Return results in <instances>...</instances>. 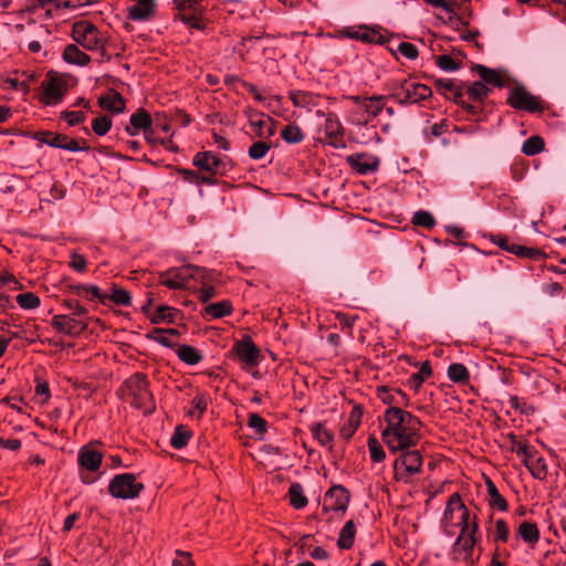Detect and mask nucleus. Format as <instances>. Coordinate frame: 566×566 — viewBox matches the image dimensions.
Masks as SVG:
<instances>
[{
    "label": "nucleus",
    "instance_id": "10",
    "mask_svg": "<svg viewBox=\"0 0 566 566\" xmlns=\"http://www.w3.org/2000/svg\"><path fill=\"white\" fill-rule=\"evenodd\" d=\"M42 102L45 105H56L62 102L67 91V84L60 76H49L43 83Z\"/></svg>",
    "mask_w": 566,
    "mask_h": 566
},
{
    "label": "nucleus",
    "instance_id": "55",
    "mask_svg": "<svg viewBox=\"0 0 566 566\" xmlns=\"http://www.w3.org/2000/svg\"><path fill=\"white\" fill-rule=\"evenodd\" d=\"M112 127V119L107 116L96 117L92 123L93 132L98 136H104Z\"/></svg>",
    "mask_w": 566,
    "mask_h": 566
},
{
    "label": "nucleus",
    "instance_id": "50",
    "mask_svg": "<svg viewBox=\"0 0 566 566\" xmlns=\"http://www.w3.org/2000/svg\"><path fill=\"white\" fill-rule=\"evenodd\" d=\"M38 139L41 143L46 144L51 147L62 149L63 142H66V136L60 135V134H54L51 132H43V133L39 134Z\"/></svg>",
    "mask_w": 566,
    "mask_h": 566
},
{
    "label": "nucleus",
    "instance_id": "15",
    "mask_svg": "<svg viewBox=\"0 0 566 566\" xmlns=\"http://www.w3.org/2000/svg\"><path fill=\"white\" fill-rule=\"evenodd\" d=\"M156 9L155 0H136L127 8V17L135 22H145L155 17Z\"/></svg>",
    "mask_w": 566,
    "mask_h": 566
},
{
    "label": "nucleus",
    "instance_id": "30",
    "mask_svg": "<svg viewBox=\"0 0 566 566\" xmlns=\"http://www.w3.org/2000/svg\"><path fill=\"white\" fill-rule=\"evenodd\" d=\"M189 282L195 281L200 283L201 285L210 284L214 281V273L212 271H208L203 268L187 265Z\"/></svg>",
    "mask_w": 566,
    "mask_h": 566
},
{
    "label": "nucleus",
    "instance_id": "64",
    "mask_svg": "<svg viewBox=\"0 0 566 566\" xmlns=\"http://www.w3.org/2000/svg\"><path fill=\"white\" fill-rule=\"evenodd\" d=\"M494 537L496 541L506 542L510 535L509 526L504 520H497L494 525Z\"/></svg>",
    "mask_w": 566,
    "mask_h": 566
},
{
    "label": "nucleus",
    "instance_id": "26",
    "mask_svg": "<svg viewBox=\"0 0 566 566\" xmlns=\"http://www.w3.org/2000/svg\"><path fill=\"white\" fill-rule=\"evenodd\" d=\"M63 60L69 64L84 66L91 61L90 56L75 44H69L63 51Z\"/></svg>",
    "mask_w": 566,
    "mask_h": 566
},
{
    "label": "nucleus",
    "instance_id": "44",
    "mask_svg": "<svg viewBox=\"0 0 566 566\" xmlns=\"http://www.w3.org/2000/svg\"><path fill=\"white\" fill-rule=\"evenodd\" d=\"M290 502L294 509H303L307 504V499L304 495L303 488L300 484H292L290 486Z\"/></svg>",
    "mask_w": 566,
    "mask_h": 566
},
{
    "label": "nucleus",
    "instance_id": "27",
    "mask_svg": "<svg viewBox=\"0 0 566 566\" xmlns=\"http://www.w3.org/2000/svg\"><path fill=\"white\" fill-rule=\"evenodd\" d=\"M147 337L165 347H172L177 343L178 331L155 328Z\"/></svg>",
    "mask_w": 566,
    "mask_h": 566
},
{
    "label": "nucleus",
    "instance_id": "63",
    "mask_svg": "<svg viewBox=\"0 0 566 566\" xmlns=\"http://www.w3.org/2000/svg\"><path fill=\"white\" fill-rule=\"evenodd\" d=\"M438 66L447 72H453L459 69V64L449 55H439L437 57Z\"/></svg>",
    "mask_w": 566,
    "mask_h": 566
},
{
    "label": "nucleus",
    "instance_id": "17",
    "mask_svg": "<svg viewBox=\"0 0 566 566\" xmlns=\"http://www.w3.org/2000/svg\"><path fill=\"white\" fill-rule=\"evenodd\" d=\"M349 502L347 491L340 486H334L327 491L324 497V510L345 511Z\"/></svg>",
    "mask_w": 566,
    "mask_h": 566
},
{
    "label": "nucleus",
    "instance_id": "45",
    "mask_svg": "<svg viewBox=\"0 0 566 566\" xmlns=\"http://www.w3.org/2000/svg\"><path fill=\"white\" fill-rule=\"evenodd\" d=\"M531 474L537 480H544L547 476V465L545 459L541 455H537L532 462L527 465Z\"/></svg>",
    "mask_w": 566,
    "mask_h": 566
},
{
    "label": "nucleus",
    "instance_id": "28",
    "mask_svg": "<svg viewBox=\"0 0 566 566\" xmlns=\"http://www.w3.org/2000/svg\"><path fill=\"white\" fill-rule=\"evenodd\" d=\"M98 105L112 113H120L125 108V102L116 92H109L105 96L98 98Z\"/></svg>",
    "mask_w": 566,
    "mask_h": 566
},
{
    "label": "nucleus",
    "instance_id": "59",
    "mask_svg": "<svg viewBox=\"0 0 566 566\" xmlns=\"http://www.w3.org/2000/svg\"><path fill=\"white\" fill-rule=\"evenodd\" d=\"M437 86L448 98H455L459 95L455 84L450 80H439Z\"/></svg>",
    "mask_w": 566,
    "mask_h": 566
},
{
    "label": "nucleus",
    "instance_id": "37",
    "mask_svg": "<svg viewBox=\"0 0 566 566\" xmlns=\"http://www.w3.org/2000/svg\"><path fill=\"white\" fill-rule=\"evenodd\" d=\"M231 311L232 306L227 301L209 304L205 308V313L212 318H221L226 315H229Z\"/></svg>",
    "mask_w": 566,
    "mask_h": 566
},
{
    "label": "nucleus",
    "instance_id": "62",
    "mask_svg": "<svg viewBox=\"0 0 566 566\" xmlns=\"http://www.w3.org/2000/svg\"><path fill=\"white\" fill-rule=\"evenodd\" d=\"M179 13L200 12L198 0H175Z\"/></svg>",
    "mask_w": 566,
    "mask_h": 566
},
{
    "label": "nucleus",
    "instance_id": "41",
    "mask_svg": "<svg viewBox=\"0 0 566 566\" xmlns=\"http://www.w3.org/2000/svg\"><path fill=\"white\" fill-rule=\"evenodd\" d=\"M431 375V367L428 361H424L419 368L418 373L412 374L408 379V386L417 391L423 380Z\"/></svg>",
    "mask_w": 566,
    "mask_h": 566
},
{
    "label": "nucleus",
    "instance_id": "14",
    "mask_svg": "<svg viewBox=\"0 0 566 566\" xmlns=\"http://www.w3.org/2000/svg\"><path fill=\"white\" fill-rule=\"evenodd\" d=\"M249 125L253 133L260 138H270L275 135L273 119L263 113L250 112Z\"/></svg>",
    "mask_w": 566,
    "mask_h": 566
},
{
    "label": "nucleus",
    "instance_id": "16",
    "mask_svg": "<svg viewBox=\"0 0 566 566\" xmlns=\"http://www.w3.org/2000/svg\"><path fill=\"white\" fill-rule=\"evenodd\" d=\"M240 361L248 366H256L260 361V350L249 336L237 342L233 347Z\"/></svg>",
    "mask_w": 566,
    "mask_h": 566
},
{
    "label": "nucleus",
    "instance_id": "6",
    "mask_svg": "<svg viewBox=\"0 0 566 566\" xmlns=\"http://www.w3.org/2000/svg\"><path fill=\"white\" fill-rule=\"evenodd\" d=\"M143 489L144 485L137 482L135 475L130 473L117 474L112 479L108 485L109 493L114 497L122 500L137 497Z\"/></svg>",
    "mask_w": 566,
    "mask_h": 566
},
{
    "label": "nucleus",
    "instance_id": "1",
    "mask_svg": "<svg viewBox=\"0 0 566 566\" xmlns=\"http://www.w3.org/2000/svg\"><path fill=\"white\" fill-rule=\"evenodd\" d=\"M384 423L381 439L390 452L413 448L421 439V421L403 409L387 408L384 412Z\"/></svg>",
    "mask_w": 566,
    "mask_h": 566
},
{
    "label": "nucleus",
    "instance_id": "18",
    "mask_svg": "<svg viewBox=\"0 0 566 566\" xmlns=\"http://www.w3.org/2000/svg\"><path fill=\"white\" fill-rule=\"evenodd\" d=\"M349 166L360 175H366L377 170L379 160L374 156L365 154H354L347 157Z\"/></svg>",
    "mask_w": 566,
    "mask_h": 566
},
{
    "label": "nucleus",
    "instance_id": "54",
    "mask_svg": "<svg viewBox=\"0 0 566 566\" xmlns=\"http://www.w3.org/2000/svg\"><path fill=\"white\" fill-rule=\"evenodd\" d=\"M367 444H368L370 458L374 462H381L385 460L386 453H385L381 444L375 437H369Z\"/></svg>",
    "mask_w": 566,
    "mask_h": 566
},
{
    "label": "nucleus",
    "instance_id": "8",
    "mask_svg": "<svg viewBox=\"0 0 566 566\" xmlns=\"http://www.w3.org/2000/svg\"><path fill=\"white\" fill-rule=\"evenodd\" d=\"M429 86L411 81H403L395 91L400 103H418L431 96Z\"/></svg>",
    "mask_w": 566,
    "mask_h": 566
},
{
    "label": "nucleus",
    "instance_id": "9",
    "mask_svg": "<svg viewBox=\"0 0 566 566\" xmlns=\"http://www.w3.org/2000/svg\"><path fill=\"white\" fill-rule=\"evenodd\" d=\"M428 6L441 9L446 14V23L452 29L462 32L467 30L468 22L457 13L458 3L453 0H423Z\"/></svg>",
    "mask_w": 566,
    "mask_h": 566
},
{
    "label": "nucleus",
    "instance_id": "40",
    "mask_svg": "<svg viewBox=\"0 0 566 566\" xmlns=\"http://www.w3.org/2000/svg\"><path fill=\"white\" fill-rule=\"evenodd\" d=\"M513 450L516 452L517 457L522 460L526 468L532 462V460L538 455L534 447L522 442L516 443Z\"/></svg>",
    "mask_w": 566,
    "mask_h": 566
},
{
    "label": "nucleus",
    "instance_id": "32",
    "mask_svg": "<svg viewBox=\"0 0 566 566\" xmlns=\"http://www.w3.org/2000/svg\"><path fill=\"white\" fill-rule=\"evenodd\" d=\"M178 314L179 311L177 308L170 307L168 305H161L151 315L150 321L154 324H159L161 322L172 323L177 318Z\"/></svg>",
    "mask_w": 566,
    "mask_h": 566
},
{
    "label": "nucleus",
    "instance_id": "52",
    "mask_svg": "<svg viewBox=\"0 0 566 566\" xmlns=\"http://www.w3.org/2000/svg\"><path fill=\"white\" fill-rule=\"evenodd\" d=\"M75 291L80 295H87L92 298H97L103 304L107 300V294L102 293L96 285H78L75 287Z\"/></svg>",
    "mask_w": 566,
    "mask_h": 566
},
{
    "label": "nucleus",
    "instance_id": "48",
    "mask_svg": "<svg viewBox=\"0 0 566 566\" xmlns=\"http://www.w3.org/2000/svg\"><path fill=\"white\" fill-rule=\"evenodd\" d=\"M189 438L190 432L185 427L178 426L170 438V444L175 449H181L188 443Z\"/></svg>",
    "mask_w": 566,
    "mask_h": 566
},
{
    "label": "nucleus",
    "instance_id": "33",
    "mask_svg": "<svg viewBox=\"0 0 566 566\" xmlns=\"http://www.w3.org/2000/svg\"><path fill=\"white\" fill-rule=\"evenodd\" d=\"M360 417H361V415L357 409H354L350 412L346 423L340 429L342 438H344L345 440H348L352 438V436L355 433V431L357 430V428L360 424Z\"/></svg>",
    "mask_w": 566,
    "mask_h": 566
},
{
    "label": "nucleus",
    "instance_id": "2",
    "mask_svg": "<svg viewBox=\"0 0 566 566\" xmlns=\"http://www.w3.org/2000/svg\"><path fill=\"white\" fill-rule=\"evenodd\" d=\"M444 521L461 527V534L458 536L455 545L459 551L464 553L465 557H469L476 543L478 524L469 522V512L458 494H453L449 499Z\"/></svg>",
    "mask_w": 566,
    "mask_h": 566
},
{
    "label": "nucleus",
    "instance_id": "47",
    "mask_svg": "<svg viewBox=\"0 0 566 566\" xmlns=\"http://www.w3.org/2000/svg\"><path fill=\"white\" fill-rule=\"evenodd\" d=\"M282 138L289 144H297L304 139V133L296 125H287L281 133Z\"/></svg>",
    "mask_w": 566,
    "mask_h": 566
},
{
    "label": "nucleus",
    "instance_id": "61",
    "mask_svg": "<svg viewBox=\"0 0 566 566\" xmlns=\"http://www.w3.org/2000/svg\"><path fill=\"white\" fill-rule=\"evenodd\" d=\"M488 87L484 83L482 82H474L470 87H469V96L474 99V101H481L482 98H484L486 95H488Z\"/></svg>",
    "mask_w": 566,
    "mask_h": 566
},
{
    "label": "nucleus",
    "instance_id": "46",
    "mask_svg": "<svg viewBox=\"0 0 566 566\" xmlns=\"http://www.w3.org/2000/svg\"><path fill=\"white\" fill-rule=\"evenodd\" d=\"M544 140L538 136L527 138L522 146V151L527 156H534L543 151Z\"/></svg>",
    "mask_w": 566,
    "mask_h": 566
},
{
    "label": "nucleus",
    "instance_id": "24",
    "mask_svg": "<svg viewBox=\"0 0 566 566\" xmlns=\"http://www.w3.org/2000/svg\"><path fill=\"white\" fill-rule=\"evenodd\" d=\"M290 98L295 107L305 108L307 112L316 107L319 101L317 95L304 91L291 92Z\"/></svg>",
    "mask_w": 566,
    "mask_h": 566
},
{
    "label": "nucleus",
    "instance_id": "51",
    "mask_svg": "<svg viewBox=\"0 0 566 566\" xmlns=\"http://www.w3.org/2000/svg\"><path fill=\"white\" fill-rule=\"evenodd\" d=\"M63 306H65L69 311L72 317L82 318L83 321L88 323V316H87V310L82 306L77 301L75 300H65L63 302Z\"/></svg>",
    "mask_w": 566,
    "mask_h": 566
},
{
    "label": "nucleus",
    "instance_id": "56",
    "mask_svg": "<svg viewBox=\"0 0 566 566\" xmlns=\"http://www.w3.org/2000/svg\"><path fill=\"white\" fill-rule=\"evenodd\" d=\"M412 222L416 226L432 228L436 224L433 216L428 211H417L412 217Z\"/></svg>",
    "mask_w": 566,
    "mask_h": 566
},
{
    "label": "nucleus",
    "instance_id": "36",
    "mask_svg": "<svg viewBox=\"0 0 566 566\" xmlns=\"http://www.w3.org/2000/svg\"><path fill=\"white\" fill-rule=\"evenodd\" d=\"M313 437L318 441V443L328 449L333 446V434L322 423H315L312 426Z\"/></svg>",
    "mask_w": 566,
    "mask_h": 566
},
{
    "label": "nucleus",
    "instance_id": "34",
    "mask_svg": "<svg viewBox=\"0 0 566 566\" xmlns=\"http://www.w3.org/2000/svg\"><path fill=\"white\" fill-rule=\"evenodd\" d=\"M390 50L394 54H400L408 60H415L418 56L417 46L405 41H398L397 43H394Z\"/></svg>",
    "mask_w": 566,
    "mask_h": 566
},
{
    "label": "nucleus",
    "instance_id": "60",
    "mask_svg": "<svg viewBox=\"0 0 566 566\" xmlns=\"http://www.w3.org/2000/svg\"><path fill=\"white\" fill-rule=\"evenodd\" d=\"M200 12H192V13H178L177 18L185 24L189 25L190 28H195L198 30L203 29V24L201 20L199 19L198 14Z\"/></svg>",
    "mask_w": 566,
    "mask_h": 566
},
{
    "label": "nucleus",
    "instance_id": "35",
    "mask_svg": "<svg viewBox=\"0 0 566 566\" xmlns=\"http://www.w3.org/2000/svg\"><path fill=\"white\" fill-rule=\"evenodd\" d=\"M486 488H488V494L490 496V500H489L490 505L500 511H506L507 503H506L505 499L500 494L495 484L491 480L486 481Z\"/></svg>",
    "mask_w": 566,
    "mask_h": 566
},
{
    "label": "nucleus",
    "instance_id": "4",
    "mask_svg": "<svg viewBox=\"0 0 566 566\" xmlns=\"http://www.w3.org/2000/svg\"><path fill=\"white\" fill-rule=\"evenodd\" d=\"M73 40L90 51L104 49L107 38L90 21L81 20L72 27Z\"/></svg>",
    "mask_w": 566,
    "mask_h": 566
},
{
    "label": "nucleus",
    "instance_id": "49",
    "mask_svg": "<svg viewBox=\"0 0 566 566\" xmlns=\"http://www.w3.org/2000/svg\"><path fill=\"white\" fill-rule=\"evenodd\" d=\"M15 300L23 310H34L40 305V298L32 292L21 293L17 295Z\"/></svg>",
    "mask_w": 566,
    "mask_h": 566
},
{
    "label": "nucleus",
    "instance_id": "43",
    "mask_svg": "<svg viewBox=\"0 0 566 566\" xmlns=\"http://www.w3.org/2000/svg\"><path fill=\"white\" fill-rule=\"evenodd\" d=\"M107 300H111L116 305L128 306L132 303V296L128 291L118 287L117 285H113L111 289V294H107Z\"/></svg>",
    "mask_w": 566,
    "mask_h": 566
},
{
    "label": "nucleus",
    "instance_id": "5",
    "mask_svg": "<svg viewBox=\"0 0 566 566\" xmlns=\"http://www.w3.org/2000/svg\"><path fill=\"white\" fill-rule=\"evenodd\" d=\"M401 452V455L394 463L395 478L399 482L410 483L415 474L421 470L422 457L417 450Z\"/></svg>",
    "mask_w": 566,
    "mask_h": 566
},
{
    "label": "nucleus",
    "instance_id": "39",
    "mask_svg": "<svg viewBox=\"0 0 566 566\" xmlns=\"http://www.w3.org/2000/svg\"><path fill=\"white\" fill-rule=\"evenodd\" d=\"M190 405L191 407L187 415L191 418L199 419L207 409L208 398L202 394H198L192 398Z\"/></svg>",
    "mask_w": 566,
    "mask_h": 566
},
{
    "label": "nucleus",
    "instance_id": "21",
    "mask_svg": "<svg viewBox=\"0 0 566 566\" xmlns=\"http://www.w3.org/2000/svg\"><path fill=\"white\" fill-rule=\"evenodd\" d=\"M77 462L81 469L94 472L101 467L102 454L92 447L85 446L78 451Z\"/></svg>",
    "mask_w": 566,
    "mask_h": 566
},
{
    "label": "nucleus",
    "instance_id": "29",
    "mask_svg": "<svg viewBox=\"0 0 566 566\" xmlns=\"http://www.w3.org/2000/svg\"><path fill=\"white\" fill-rule=\"evenodd\" d=\"M356 534V527L353 521H347L339 532L337 545L342 549H348L353 546Z\"/></svg>",
    "mask_w": 566,
    "mask_h": 566
},
{
    "label": "nucleus",
    "instance_id": "22",
    "mask_svg": "<svg viewBox=\"0 0 566 566\" xmlns=\"http://www.w3.org/2000/svg\"><path fill=\"white\" fill-rule=\"evenodd\" d=\"M150 115L145 109H138L130 116L129 125L126 127V132L130 136H135L139 130L145 132L153 125Z\"/></svg>",
    "mask_w": 566,
    "mask_h": 566
},
{
    "label": "nucleus",
    "instance_id": "23",
    "mask_svg": "<svg viewBox=\"0 0 566 566\" xmlns=\"http://www.w3.org/2000/svg\"><path fill=\"white\" fill-rule=\"evenodd\" d=\"M193 164L201 170L216 174L221 165V159L210 151H205L193 157Z\"/></svg>",
    "mask_w": 566,
    "mask_h": 566
},
{
    "label": "nucleus",
    "instance_id": "3",
    "mask_svg": "<svg viewBox=\"0 0 566 566\" xmlns=\"http://www.w3.org/2000/svg\"><path fill=\"white\" fill-rule=\"evenodd\" d=\"M123 397L135 408L140 409L145 415L155 409L153 396L148 390V382L140 374L128 378L122 389Z\"/></svg>",
    "mask_w": 566,
    "mask_h": 566
},
{
    "label": "nucleus",
    "instance_id": "7",
    "mask_svg": "<svg viewBox=\"0 0 566 566\" xmlns=\"http://www.w3.org/2000/svg\"><path fill=\"white\" fill-rule=\"evenodd\" d=\"M349 99L356 105L355 123L358 125L368 124L371 119L377 117L385 107L384 96H350Z\"/></svg>",
    "mask_w": 566,
    "mask_h": 566
},
{
    "label": "nucleus",
    "instance_id": "11",
    "mask_svg": "<svg viewBox=\"0 0 566 566\" xmlns=\"http://www.w3.org/2000/svg\"><path fill=\"white\" fill-rule=\"evenodd\" d=\"M52 326L56 332L64 335L75 337L84 332L88 323L82 318L72 317L71 315H54L52 318Z\"/></svg>",
    "mask_w": 566,
    "mask_h": 566
},
{
    "label": "nucleus",
    "instance_id": "20",
    "mask_svg": "<svg viewBox=\"0 0 566 566\" xmlns=\"http://www.w3.org/2000/svg\"><path fill=\"white\" fill-rule=\"evenodd\" d=\"M344 129L340 120L333 115H329L325 122V135L328 140V144L335 148L345 147L344 142L342 140Z\"/></svg>",
    "mask_w": 566,
    "mask_h": 566
},
{
    "label": "nucleus",
    "instance_id": "12",
    "mask_svg": "<svg viewBox=\"0 0 566 566\" xmlns=\"http://www.w3.org/2000/svg\"><path fill=\"white\" fill-rule=\"evenodd\" d=\"M509 103L517 109L536 112L541 108L537 98L522 86H514L509 93Z\"/></svg>",
    "mask_w": 566,
    "mask_h": 566
},
{
    "label": "nucleus",
    "instance_id": "58",
    "mask_svg": "<svg viewBox=\"0 0 566 566\" xmlns=\"http://www.w3.org/2000/svg\"><path fill=\"white\" fill-rule=\"evenodd\" d=\"M397 388H389L381 386L377 389V397L388 407L396 406V392Z\"/></svg>",
    "mask_w": 566,
    "mask_h": 566
},
{
    "label": "nucleus",
    "instance_id": "53",
    "mask_svg": "<svg viewBox=\"0 0 566 566\" xmlns=\"http://www.w3.org/2000/svg\"><path fill=\"white\" fill-rule=\"evenodd\" d=\"M478 72H479L481 82L484 83L485 85L486 84H492L495 86L501 85V77L494 70H491V69L480 65V66H478Z\"/></svg>",
    "mask_w": 566,
    "mask_h": 566
},
{
    "label": "nucleus",
    "instance_id": "42",
    "mask_svg": "<svg viewBox=\"0 0 566 566\" xmlns=\"http://www.w3.org/2000/svg\"><path fill=\"white\" fill-rule=\"evenodd\" d=\"M448 377L453 382L464 384L469 380V371L463 364L454 363L448 367Z\"/></svg>",
    "mask_w": 566,
    "mask_h": 566
},
{
    "label": "nucleus",
    "instance_id": "19",
    "mask_svg": "<svg viewBox=\"0 0 566 566\" xmlns=\"http://www.w3.org/2000/svg\"><path fill=\"white\" fill-rule=\"evenodd\" d=\"M495 243L503 250L511 252L517 256L524 258V259H533L537 260L544 255V253L535 248H527L521 244H516L513 242H510L507 239H499L495 241Z\"/></svg>",
    "mask_w": 566,
    "mask_h": 566
},
{
    "label": "nucleus",
    "instance_id": "25",
    "mask_svg": "<svg viewBox=\"0 0 566 566\" xmlns=\"http://www.w3.org/2000/svg\"><path fill=\"white\" fill-rule=\"evenodd\" d=\"M344 33L350 39L360 40L363 42L380 43L382 41V35L378 31L366 27L348 29Z\"/></svg>",
    "mask_w": 566,
    "mask_h": 566
},
{
    "label": "nucleus",
    "instance_id": "31",
    "mask_svg": "<svg viewBox=\"0 0 566 566\" xmlns=\"http://www.w3.org/2000/svg\"><path fill=\"white\" fill-rule=\"evenodd\" d=\"M178 358L188 364V365H197L201 359L202 355L198 349L189 345H181L177 349Z\"/></svg>",
    "mask_w": 566,
    "mask_h": 566
},
{
    "label": "nucleus",
    "instance_id": "38",
    "mask_svg": "<svg viewBox=\"0 0 566 566\" xmlns=\"http://www.w3.org/2000/svg\"><path fill=\"white\" fill-rule=\"evenodd\" d=\"M518 535L526 543L534 544L539 538V532L534 523L524 522L518 527Z\"/></svg>",
    "mask_w": 566,
    "mask_h": 566
},
{
    "label": "nucleus",
    "instance_id": "57",
    "mask_svg": "<svg viewBox=\"0 0 566 566\" xmlns=\"http://www.w3.org/2000/svg\"><path fill=\"white\" fill-rule=\"evenodd\" d=\"M269 150V144H266L265 142H256L250 146L249 156L254 160H260L264 158Z\"/></svg>",
    "mask_w": 566,
    "mask_h": 566
},
{
    "label": "nucleus",
    "instance_id": "13",
    "mask_svg": "<svg viewBox=\"0 0 566 566\" xmlns=\"http://www.w3.org/2000/svg\"><path fill=\"white\" fill-rule=\"evenodd\" d=\"M160 283L170 290H184L189 287V274L187 265L171 268L159 275Z\"/></svg>",
    "mask_w": 566,
    "mask_h": 566
}]
</instances>
